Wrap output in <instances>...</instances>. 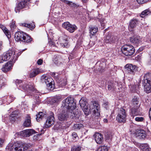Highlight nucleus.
Instances as JSON below:
<instances>
[{
  "instance_id": "obj_1",
  "label": "nucleus",
  "mask_w": 151,
  "mask_h": 151,
  "mask_svg": "<svg viewBox=\"0 0 151 151\" xmlns=\"http://www.w3.org/2000/svg\"><path fill=\"white\" fill-rule=\"evenodd\" d=\"M62 113L60 114L58 116L61 121H64L67 118L68 113H72L73 110L76 107V103L72 97H68L63 100L61 106Z\"/></svg>"
},
{
  "instance_id": "obj_2",
  "label": "nucleus",
  "mask_w": 151,
  "mask_h": 151,
  "mask_svg": "<svg viewBox=\"0 0 151 151\" xmlns=\"http://www.w3.org/2000/svg\"><path fill=\"white\" fill-rule=\"evenodd\" d=\"M79 103L86 115H88L90 112H91V108L92 109H93V116H95V117H96V119L98 120V121H99V120L98 118L100 116V106L97 102L95 101L93 102L91 106L90 109L88 107V106L86 105L87 103L85 100L84 101V98H82L80 100Z\"/></svg>"
},
{
  "instance_id": "obj_3",
  "label": "nucleus",
  "mask_w": 151,
  "mask_h": 151,
  "mask_svg": "<svg viewBox=\"0 0 151 151\" xmlns=\"http://www.w3.org/2000/svg\"><path fill=\"white\" fill-rule=\"evenodd\" d=\"M18 57V56H16L14 51L12 50H9L0 56V63L8 60L11 58V60L9 61L14 63L17 60Z\"/></svg>"
},
{
  "instance_id": "obj_4",
  "label": "nucleus",
  "mask_w": 151,
  "mask_h": 151,
  "mask_svg": "<svg viewBox=\"0 0 151 151\" xmlns=\"http://www.w3.org/2000/svg\"><path fill=\"white\" fill-rule=\"evenodd\" d=\"M15 83L19 89L24 91H27L28 90L33 91L34 89L33 85L28 84L25 81L16 79L15 81Z\"/></svg>"
},
{
  "instance_id": "obj_5",
  "label": "nucleus",
  "mask_w": 151,
  "mask_h": 151,
  "mask_svg": "<svg viewBox=\"0 0 151 151\" xmlns=\"http://www.w3.org/2000/svg\"><path fill=\"white\" fill-rule=\"evenodd\" d=\"M41 79L42 82L46 84L48 89L51 90L53 89L54 81L50 77L43 75L41 77Z\"/></svg>"
},
{
  "instance_id": "obj_6",
  "label": "nucleus",
  "mask_w": 151,
  "mask_h": 151,
  "mask_svg": "<svg viewBox=\"0 0 151 151\" xmlns=\"http://www.w3.org/2000/svg\"><path fill=\"white\" fill-rule=\"evenodd\" d=\"M121 50L122 53L127 56L132 55L135 52L134 47L130 45H126L123 46Z\"/></svg>"
},
{
  "instance_id": "obj_7",
  "label": "nucleus",
  "mask_w": 151,
  "mask_h": 151,
  "mask_svg": "<svg viewBox=\"0 0 151 151\" xmlns=\"http://www.w3.org/2000/svg\"><path fill=\"white\" fill-rule=\"evenodd\" d=\"M127 114L125 109L121 108L119 109L117 116H116V120L119 123L125 122L126 121Z\"/></svg>"
},
{
  "instance_id": "obj_8",
  "label": "nucleus",
  "mask_w": 151,
  "mask_h": 151,
  "mask_svg": "<svg viewBox=\"0 0 151 151\" xmlns=\"http://www.w3.org/2000/svg\"><path fill=\"white\" fill-rule=\"evenodd\" d=\"M6 149L9 151H24L23 146L18 143H10L7 146Z\"/></svg>"
},
{
  "instance_id": "obj_9",
  "label": "nucleus",
  "mask_w": 151,
  "mask_h": 151,
  "mask_svg": "<svg viewBox=\"0 0 151 151\" xmlns=\"http://www.w3.org/2000/svg\"><path fill=\"white\" fill-rule=\"evenodd\" d=\"M62 27L70 33L73 32L77 29V27L75 25L71 24L68 22L63 23Z\"/></svg>"
},
{
  "instance_id": "obj_10",
  "label": "nucleus",
  "mask_w": 151,
  "mask_h": 151,
  "mask_svg": "<svg viewBox=\"0 0 151 151\" xmlns=\"http://www.w3.org/2000/svg\"><path fill=\"white\" fill-rule=\"evenodd\" d=\"M35 133V131L33 129H27L19 132L18 134L21 137H28Z\"/></svg>"
},
{
  "instance_id": "obj_11",
  "label": "nucleus",
  "mask_w": 151,
  "mask_h": 151,
  "mask_svg": "<svg viewBox=\"0 0 151 151\" xmlns=\"http://www.w3.org/2000/svg\"><path fill=\"white\" fill-rule=\"evenodd\" d=\"M50 114V115L47 117L44 124V127L46 128L50 127L54 123L55 118L53 116L54 114L52 112H51Z\"/></svg>"
},
{
  "instance_id": "obj_12",
  "label": "nucleus",
  "mask_w": 151,
  "mask_h": 151,
  "mask_svg": "<svg viewBox=\"0 0 151 151\" xmlns=\"http://www.w3.org/2000/svg\"><path fill=\"white\" fill-rule=\"evenodd\" d=\"M125 67L128 73L132 75H134L137 70L136 66L133 65L132 64H127Z\"/></svg>"
},
{
  "instance_id": "obj_13",
  "label": "nucleus",
  "mask_w": 151,
  "mask_h": 151,
  "mask_svg": "<svg viewBox=\"0 0 151 151\" xmlns=\"http://www.w3.org/2000/svg\"><path fill=\"white\" fill-rule=\"evenodd\" d=\"M30 0H24L23 1L20 2L16 6L15 8V11L16 13L19 11V10L23 8L26 5H27Z\"/></svg>"
},
{
  "instance_id": "obj_14",
  "label": "nucleus",
  "mask_w": 151,
  "mask_h": 151,
  "mask_svg": "<svg viewBox=\"0 0 151 151\" xmlns=\"http://www.w3.org/2000/svg\"><path fill=\"white\" fill-rule=\"evenodd\" d=\"M130 40L131 42L136 46L140 44L142 42L141 39L138 36H134L131 37Z\"/></svg>"
},
{
  "instance_id": "obj_15",
  "label": "nucleus",
  "mask_w": 151,
  "mask_h": 151,
  "mask_svg": "<svg viewBox=\"0 0 151 151\" xmlns=\"http://www.w3.org/2000/svg\"><path fill=\"white\" fill-rule=\"evenodd\" d=\"M95 140L98 144H101L104 141V138L103 135L99 133H96L94 135Z\"/></svg>"
},
{
  "instance_id": "obj_16",
  "label": "nucleus",
  "mask_w": 151,
  "mask_h": 151,
  "mask_svg": "<svg viewBox=\"0 0 151 151\" xmlns=\"http://www.w3.org/2000/svg\"><path fill=\"white\" fill-rule=\"evenodd\" d=\"M13 62L9 61L5 65H4L2 68V71L4 72L9 71L12 69V66Z\"/></svg>"
},
{
  "instance_id": "obj_17",
  "label": "nucleus",
  "mask_w": 151,
  "mask_h": 151,
  "mask_svg": "<svg viewBox=\"0 0 151 151\" xmlns=\"http://www.w3.org/2000/svg\"><path fill=\"white\" fill-rule=\"evenodd\" d=\"M116 39V37L112 36L110 33L104 39V42L107 43L114 42Z\"/></svg>"
},
{
  "instance_id": "obj_18",
  "label": "nucleus",
  "mask_w": 151,
  "mask_h": 151,
  "mask_svg": "<svg viewBox=\"0 0 151 151\" xmlns=\"http://www.w3.org/2000/svg\"><path fill=\"white\" fill-rule=\"evenodd\" d=\"M23 124L25 127H29L31 126V117L29 114L27 115Z\"/></svg>"
},
{
  "instance_id": "obj_19",
  "label": "nucleus",
  "mask_w": 151,
  "mask_h": 151,
  "mask_svg": "<svg viewBox=\"0 0 151 151\" xmlns=\"http://www.w3.org/2000/svg\"><path fill=\"white\" fill-rule=\"evenodd\" d=\"M24 33L23 32H18L15 34V39L17 42L22 41V39L24 37Z\"/></svg>"
},
{
  "instance_id": "obj_20",
  "label": "nucleus",
  "mask_w": 151,
  "mask_h": 151,
  "mask_svg": "<svg viewBox=\"0 0 151 151\" xmlns=\"http://www.w3.org/2000/svg\"><path fill=\"white\" fill-rule=\"evenodd\" d=\"M116 86V91L117 92L122 91L124 88V84L120 81H118L117 83V85Z\"/></svg>"
},
{
  "instance_id": "obj_21",
  "label": "nucleus",
  "mask_w": 151,
  "mask_h": 151,
  "mask_svg": "<svg viewBox=\"0 0 151 151\" xmlns=\"http://www.w3.org/2000/svg\"><path fill=\"white\" fill-rule=\"evenodd\" d=\"M142 83H150L151 84V73H147L145 75L144 80Z\"/></svg>"
},
{
  "instance_id": "obj_22",
  "label": "nucleus",
  "mask_w": 151,
  "mask_h": 151,
  "mask_svg": "<svg viewBox=\"0 0 151 151\" xmlns=\"http://www.w3.org/2000/svg\"><path fill=\"white\" fill-rule=\"evenodd\" d=\"M144 87V90L147 93L151 92V84L148 83H142Z\"/></svg>"
},
{
  "instance_id": "obj_23",
  "label": "nucleus",
  "mask_w": 151,
  "mask_h": 151,
  "mask_svg": "<svg viewBox=\"0 0 151 151\" xmlns=\"http://www.w3.org/2000/svg\"><path fill=\"white\" fill-rule=\"evenodd\" d=\"M139 146L141 149L142 150V151H151V149L147 143L141 144Z\"/></svg>"
},
{
  "instance_id": "obj_24",
  "label": "nucleus",
  "mask_w": 151,
  "mask_h": 151,
  "mask_svg": "<svg viewBox=\"0 0 151 151\" xmlns=\"http://www.w3.org/2000/svg\"><path fill=\"white\" fill-rule=\"evenodd\" d=\"M19 113L18 111H14L12 112L10 114L9 119L10 121L12 122H14L16 120V116L18 115Z\"/></svg>"
},
{
  "instance_id": "obj_25",
  "label": "nucleus",
  "mask_w": 151,
  "mask_h": 151,
  "mask_svg": "<svg viewBox=\"0 0 151 151\" xmlns=\"http://www.w3.org/2000/svg\"><path fill=\"white\" fill-rule=\"evenodd\" d=\"M0 27L1 28L7 38H10L11 37V35L9 31L5 27L1 24H0Z\"/></svg>"
},
{
  "instance_id": "obj_26",
  "label": "nucleus",
  "mask_w": 151,
  "mask_h": 151,
  "mask_svg": "<svg viewBox=\"0 0 151 151\" xmlns=\"http://www.w3.org/2000/svg\"><path fill=\"white\" fill-rule=\"evenodd\" d=\"M139 114V112L138 111V107L137 106L136 108H132L131 111V115L134 118L135 116Z\"/></svg>"
},
{
  "instance_id": "obj_27",
  "label": "nucleus",
  "mask_w": 151,
  "mask_h": 151,
  "mask_svg": "<svg viewBox=\"0 0 151 151\" xmlns=\"http://www.w3.org/2000/svg\"><path fill=\"white\" fill-rule=\"evenodd\" d=\"M22 39V42L27 43L30 42L32 40L30 37L25 33H24V36Z\"/></svg>"
},
{
  "instance_id": "obj_28",
  "label": "nucleus",
  "mask_w": 151,
  "mask_h": 151,
  "mask_svg": "<svg viewBox=\"0 0 151 151\" xmlns=\"http://www.w3.org/2000/svg\"><path fill=\"white\" fill-rule=\"evenodd\" d=\"M63 2L68 5L70 6L73 7H78L79 5L76 4L74 3H73L72 2L68 1L67 0H60Z\"/></svg>"
},
{
  "instance_id": "obj_29",
  "label": "nucleus",
  "mask_w": 151,
  "mask_h": 151,
  "mask_svg": "<svg viewBox=\"0 0 151 151\" xmlns=\"http://www.w3.org/2000/svg\"><path fill=\"white\" fill-rule=\"evenodd\" d=\"M46 116V114L42 112H40L38 114L36 115V119L37 121H39L40 120Z\"/></svg>"
},
{
  "instance_id": "obj_30",
  "label": "nucleus",
  "mask_w": 151,
  "mask_h": 151,
  "mask_svg": "<svg viewBox=\"0 0 151 151\" xmlns=\"http://www.w3.org/2000/svg\"><path fill=\"white\" fill-rule=\"evenodd\" d=\"M138 23V21L136 19H132L130 22V26L131 28H134L136 27Z\"/></svg>"
},
{
  "instance_id": "obj_31",
  "label": "nucleus",
  "mask_w": 151,
  "mask_h": 151,
  "mask_svg": "<svg viewBox=\"0 0 151 151\" xmlns=\"http://www.w3.org/2000/svg\"><path fill=\"white\" fill-rule=\"evenodd\" d=\"M20 25L23 27H27L31 29H33L35 27V25L34 24H27L26 23H20Z\"/></svg>"
},
{
  "instance_id": "obj_32",
  "label": "nucleus",
  "mask_w": 151,
  "mask_h": 151,
  "mask_svg": "<svg viewBox=\"0 0 151 151\" xmlns=\"http://www.w3.org/2000/svg\"><path fill=\"white\" fill-rule=\"evenodd\" d=\"M116 84L113 83H111L108 85V88L109 91H116Z\"/></svg>"
},
{
  "instance_id": "obj_33",
  "label": "nucleus",
  "mask_w": 151,
  "mask_h": 151,
  "mask_svg": "<svg viewBox=\"0 0 151 151\" xmlns=\"http://www.w3.org/2000/svg\"><path fill=\"white\" fill-rule=\"evenodd\" d=\"M60 44L61 46L64 47L68 48L70 46L68 40L67 39L65 40H64L63 42Z\"/></svg>"
},
{
  "instance_id": "obj_34",
  "label": "nucleus",
  "mask_w": 151,
  "mask_h": 151,
  "mask_svg": "<svg viewBox=\"0 0 151 151\" xmlns=\"http://www.w3.org/2000/svg\"><path fill=\"white\" fill-rule=\"evenodd\" d=\"M98 31V28L94 27H91L90 28V35H93Z\"/></svg>"
},
{
  "instance_id": "obj_35",
  "label": "nucleus",
  "mask_w": 151,
  "mask_h": 151,
  "mask_svg": "<svg viewBox=\"0 0 151 151\" xmlns=\"http://www.w3.org/2000/svg\"><path fill=\"white\" fill-rule=\"evenodd\" d=\"M76 108V107L75 108L74 110H75ZM74 109L73 110V111L72 112V113H73V114L72 115V116L73 117H75L77 119H79V117L80 116V115H81V112L80 111H77V112H74L73 111Z\"/></svg>"
},
{
  "instance_id": "obj_36",
  "label": "nucleus",
  "mask_w": 151,
  "mask_h": 151,
  "mask_svg": "<svg viewBox=\"0 0 151 151\" xmlns=\"http://www.w3.org/2000/svg\"><path fill=\"white\" fill-rule=\"evenodd\" d=\"M151 12L148 9H146L143 11L141 14L140 15V17H141L143 18L145 16L150 14Z\"/></svg>"
},
{
  "instance_id": "obj_37",
  "label": "nucleus",
  "mask_w": 151,
  "mask_h": 151,
  "mask_svg": "<svg viewBox=\"0 0 151 151\" xmlns=\"http://www.w3.org/2000/svg\"><path fill=\"white\" fill-rule=\"evenodd\" d=\"M145 132L144 130H140L138 132V136L140 137V138L144 139L146 137Z\"/></svg>"
},
{
  "instance_id": "obj_38",
  "label": "nucleus",
  "mask_w": 151,
  "mask_h": 151,
  "mask_svg": "<svg viewBox=\"0 0 151 151\" xmlns=\"http://www.w3.org/2000/svg\"><path fill=\"white\" fill-rule=\"evenodd\" d=\"M40 71L39 69H37L33 71L30 74V77H33L35 76L37 74L39 73Z\"/></svg>"
},
{
  "instance_id": "obj_39",
  "label": "nucleus",
  "mask_w": 151,
  "mask_h": 151,
  "mask_svg": "<svg viewBox=\"0 0 151 151\" xmlns=\"http://www.w3.org/2000/svg\"><path fill=\"white\" fill-rule=\"evenodd\" d=\"M83 127V125L81 124H74L73 128L74 129L76 130H79Z\"/></svg>"
},
{
  "instance_id": "obj_40",
  "label": "nucleus",
  "mask_w": 151,
  "mask_h": 151,
  "mask_svg": "<svg viewBox=\"0 0 151 151\" xmlns=\"http://www.w3.org/2000/svg\"><path fill=\"white\" fill-rule=\"evenodd\" d=\"M132 102L133 104V106L134 107H136L137 106L138 107V99L137 98L134 97L133 98L132 100Z\"/></svg>"
},
{
  "instance_id": "obj_41",
  "label": "nucleus",
  "mask_w": 151,
  "mask_h": 151,
  "mask_svg": "<svg viewBox=\"0 0 151 151\" xmlns=\"http://www.w3.org/2000/svg\"><path fill=\"white\" fill-rule=\"evenodd\" d=\"M67 81L66 79H63L59 83V85L61 87L65 86L67 84Z\"/></svg>"
},
{
  "instance_id": "obj_42",
  "label": "nucleus",
  "mask_w": 151,
  "mask_h": 151,
  "mask_svg": "<svg viewBox=\"0 0 151 151\" xmlns=\"http://www.w3.org/2000/svg\"><path fill=\"white\" fill-rule=\"evenodd\" d=\"M81 150V147L78 146H74L72 147L71 151H80Z\"/></svg>"
},
{
  "instance_id": "obj_43",
  "label": "nucleus",
  "mask_w": 151,
  "mask_h": 151,
  "mask_svg": "<svg viewBox=\"0 0 151 151\" xmlns=\"http://www.w3.org/2000/svg\"><path fill=\"white\" fill-rule=\"evenodd\" d=\"M97 151H108V148L106 146H103L99 147Z\"/></svg>"
},
{
  "instance_id": "obj_44",
  "label": "nucleus",
  "mask_w": 151,
  "mask_h": 151,
  "mask_svg": "<svg viewBox=\"0 0 151 151\" xmlns=\"http://www.w3.org/2000/svg\"><path fill=\"white\" fill-rule=\"evenodd\" d=\"M99 21L101 23V26L102 27L103 29H104L105 28V24L106 22V20L104 18H102Z\"/></svg>"
},
{
  "instance_id": "obj_45",
  "label": "nucleus",
  "mask_w": 151,
  "mask_h": 151,
  "mask_svg": "<svg viewBox=\"0 0 151 151\" xmlns=\"http://www.w3.org/2000/svg\"><path fill=\"white\" fill-rule=\"evenodd\" d=\"M7 99L6 104H9L10 103L12 102L14 99L12 96H8L7 97Z\"/></svg>"
},
{
  "instance_id": "obj_46",
  "label": "nucleus",
  "mask_w": 151,
  "mask_h": 151,
  "mask_svg": "<svg viewBox=\"0 0 151 151\" xmlns=\"http://www.w3.org/2000/svg\"><path fill=\"white\" fill-rule=\"evenodd\" d=\"M60 97L56 96L53 98L52 99V101L54 103H57L60 101Z\"/></svg>"
},
{
  "instance_id": "obj_47",
  "label": "nucleus",
  "mask_w": 151,
  "mask_h": 151,
  "mask_svg": "<svg viewBox=\"0 0 151 151\" xmlns=\"http://www.w3.org/2000/svg\"><path fill=\"white\" fill-rule=\"evenodd\" d=\"M144 119L143 117L142 116H137L135 118V120L138 122H141L143 121Z\"/></svg>"
},
{
  "instance_id": "obj_48",
  "label": "nucleus",
  "mask_w": 151,
  "mask_h": 151,
  "mask_svg": "<svg viewBox=\"0 0 151 151\" xmlns=\"http://www.w3.org/2000/svg\"><path fill=\"white\" fill-rule=\"evenodd\" d=\"M15 22V21H14L13 20L12 22L10 23V26L12 29H14L16 27Z\"/></svg>"
},
{
  "instance_id": "obj_49",
  "label": "nucleus",
  "mask_w": 151,
  "mask_h": 151,
  "mask_svg": "<svg viewBox=\"0 0 151 151\" xmlns=\"http://www.w3.org/2000/svg\"><path fill=\"white\" fill-rule=\"evenodd\" d=\"M139 4H143L147 2L149 0H136Z\"/></svg>"
},
{
  "instance_id": "obj_50",
  "label": "nucleus",
  "mask_w": 151,
  "mask_h": 151,
  "mask_svg": "<svg viewBox=\"0 0 151 151\" xmlns=\"http://www.w3.org/2000/svg\"><path fill=\"white\" fill-rule=\"evenodd\" d=\"M41 134H37L34 136L33 139L34 140H36L38 139V137L41 135Z\"/></svg>"
},
{
  "instance_id": "obj_51",
  "label": "nucleus",
  "mask_w": 151,
  "mask_h": 151,
  "mask_svg": "<svg viewBox=\"0 0 151 151\" xmlns=\"http://www.w3.org/2000/svg\"><path fill=\"white\" fill-rule=\"evenodd\" d=\"M59 124V123H58L56 125V128L57 129L61 128H62V124Z\"/></svg>"
},
{
  "instance_id": "obj_52",
  "label": "nucleus",
  "mask_w": 151,
  "mask_h": 151,
  "mask_svg": "<svg viewBox=\"0 0 151 151\" xmlns=\"http://www.w3.org/2000/svg\"><path fill=\"white\" fill-rule=\"evenodd\" d=\"M4 142V140L0 138V147H1Z\"/></svg>"
},
{
  "instance_id": "obj_53",
  "label": "nucleus",
  "mask_w": 151,
  "mask_h": 151,
  "mask_svg": "<svg viewBox=\"0 0 151 151\" xmlns=\"http://www.w3.org/2000/svg\"><path fill=\"white\" fill-rule=\"evenodd\" d=\"M42 60L41 59H40L37 60V63L39 65H41L42 64Z\"/></svg>"
},
{
  "instance_id": "obj_54",
  "label": "nucleus",
  "mask_w": 151,
  "mask_h": 151,
  "mask_svg": "<svg viewBox=\"0 0 151 151\" xmlns=\"http://www.w3.org/2000/svg\"><path fill=\"white\" fill-rule=\"evenodd\" d=\"M73 137L76 138L77 137V134L75 132H73L72 134Z\"/></svg>"
},
{
  "instance_id": "obj_55",
  "label": "nucleus",
  "mask_w": 151,
  "mask_h": 151,
  "mask_svg": "<svg viewBox=\"0 0 151 151\" xmlns=\"http://www.w3.org/2000/svg\"><path fill=\"white\" fill-rule=\"evenodd\" d=\"M51 75L52 76L57 77L58 75L57 73H52L51 74Z\"/></svg>"
},
{
  "instance_id": "obj_56",
  "label": "nucleus",
  "mask_w": 151,
  "mask_h": 151,
  "mask_svg": "<svg viewBox=\"0 0 151 151\" xmlns=\"http://www.w3.org/2000/svg\"><path fill=\"white\" fill-rule=\"evenodd\" d=\"M3 100L4 103H7V97H4V99H3Z\"/></svg>"
},
{
  "instance_id": "obj_57",
  "label": "nucleus",
  "mask_w": 151,
  "mask_h": 151,
  "mask_svg": "<svg viewBox=\"0 0 151 151\" xmlns=\"http://www.w3.org/2000/svg\"><path fill=\"white\" fill-rule=\"evenodd\" d=\"M57 58H55V59L54 60V61L55 63L57 65H58V62H57Z\"/></svg>"
},
{
  "instance_id": "obj_58",
  "label": "nucleus",
  "mask_w": 151,
  "mask_h": 151,
  "mask_svg": "<svg viewBox=\"0 0 151 151\" xmlns=\"http://www.w3.org/2000/svg\"><path fill=\"white\" fill-rule=\"evenodd\" d=\"M149 115L150 118L151 120V107L150 108L149 111Z\"/></svg>"
},
{
  "instance_id": "obj_59",
  "label": "nucleus",
  "mask_w": 151,
  "mask_h": 151,
  "mask_svg": "<svg viewBox=\"0 0 151 151\" xmlns=\"http://www.w3.org/2000/svg\"><path fill=\"white\" fill-rule=\"evenodd\" d=\"M2 42H0V50H1L2 48Z\"/></svg>"
},
{
  "instance_id": "obj_60",
  "label": "nucleus",
  "mask_w": 151,
  "mask_h": 151,
  "mask_svg": "<svg viewBox=\"0 0 151 151\" xmlns=\"http://www.w3.org/2000/svg\"><path fill=\"white\" fill-rule=\"evenodd\" d=\"M103 121L105 123H107L108 120L106 119H103Z\"/></svg>"
},
{
  "instance_id": "obj_61",
  "label": "nucleus",
  "mask_w": 151,
  "mask_h": 151,
  "mask_svg": "<svg viewBox=\"0 0 151 151\" xmlns=\"http://www.w3.org/2000/svg\"><path fill=\"white\" fill-rule=\"evenodd\" d=\"M143 47H141V48H140L138 49V51H142L143 50Z\"/></svg>"
},
{
  "instance_id": "obj_62",
  "label": "nucleus",
  "mask_w": 151,
  "mask_h": 151,
  "mask_svg": "<svg viewBox=\"0 0 151 151\" xmlns=\"http://www.w3.org/2000/svg\"><path fill=\"white\" fill-rule=\"evenodd\" d=\"M108 103L107 102V103H105L104 104V105L105 106V108H107V106H106L107 105H108Z\"/></svg>"
},
{
  "instance_id": "obj_63",
  "label": "nucleus",
  "mask_w": 151,
  "mask_h": 151,
  "mask_svg": "<svg viewBox=\"0 0 151 151\" xmlns=\"http://www.w3.org/2000/svg\"><path fill=\"white\" fill-rule=\"evenodd\" d=\"M87 0H83V1L84 2H86Z\"/></svg>"
},
{
  "instance_id": "obj_64",
  "label": "nucleus",
  "mask_w": 151,
  "mask_h": 151,
  "mask_svg": "<svg viewBox=\"0 0 151 151\" xmlns=\"http://www.w3.org/2000/svg\"><path fill=\"white\" fill-rule=\"evenodd\" d=\"M150 63H151V57L150 58Z\"/></svg>"
}]
</instances>
